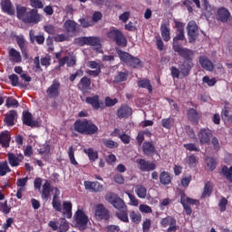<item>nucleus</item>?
<instances>
[{
	"label": "nucleus",
	"mask_w": 232,
	"mask_h": 232,
	"mask_svg": "<svg viewBox=\"0 0 232 232\" xmlns=\"http://www.w3.org/2000/svg\"><path fill=\"white\" fill-rule=\"evenodd\" d=\"M59 222L60 224L57 223V221L51 220L49 221L48 226L53 231L67 232L68 229H70V222H68L65 218H61Z\"/></svg>",
	"instance_id": "obj_8"
},
{
	"label": "nucleus",
	"mask_w": 232,
	"mask_h": 232,
	"mask_svg": "<svg viewBox=\"0 0 232 232\" xmlns=\"http://www.w3.org/2000/svg\"><path fill=\"white\" fill-rule=\"evenodd\" d=\"M70 37L64 34H56L54 36L55 43H64V41H69Z\"/></svg>",
	"instance_id": "obj_61"
},
{
	"label": "nucleus",
	"mask_w": 232,
	"mask_h": 232,
	"mask_svg": "<svg viewBox=\"0 0 232 232\" xmlns=\"http://www.w3.org/2000/svg\"><path fill=\"white\" fill-rule=\"evenodd\" d=\"M132 113L133 110L131 107H129L128 104H122L117 110L116 115L118 119H129V117H131Z\"/></svg>",
	"instance_id": "obj_22"
},
{
	"label": "nucleus",
	"mask_w": 232,
	"mask_h": 232,
	"mask_svg": "<svg viewBox=\"0 0 232 232\" xmlns=\"http://www.w3.org/2000/svg\"><path fill=\"white\" fill-rule=\"evenodd\" d=\"M74 220L76 222V227L80 231H84L88 227V216L82 209H78L74 214Z\"/></svg>",
	"instance_id": "obj_7"
},
{
	"label": "nucleus",
	"mask_w": 232,
	"mask_h": 232,
	"mask_svg": "<svg viewBox=\"0 0 232 232\" xmlns=\"http://www.w3.org/2000/svg\"><path fill=\"white\" fill-rule=\"evenodd\" d=\"M88 46H101V40L98 37L88 36Z\"/></svg>",
	"instance_id": "obj_54"
},
{
	"label": "nucleus",
	"mask_w": 232,
	"mask_h": 232,
	"mask_svg": "<svg viewBox=\"0 0 232 232\" xmlns=\"http://www.w3.org/2000/svg\"><path fill=\"white\" fill-rule=\"evenodd\" d=\"M206 162L210 171H213L217 169V160H215L214 158H208L206 160Z\"/></svg>",
	"instance_id": "obj_58"
},
{
	"label": "nucleus",
	"mask_w": 232,
	"mask_h": 232,
	"mask_svg": "<svg viewBox=\"0 0 232 232\" xmlns=\"http://www.w3.org/2000/svg\"><path fill=\"white\" fill-rule=\"evenodd\" d=\"M116 53L121 63L130 68H142V61L136 56L131 55L130 53L124 52L121 47H115Z\"/></svg>",
	"instance_id": "obj_4"
},
{
	"label": "nucleus",
	"mask_w": 232,
	"mask_h": 232,
	"mask_svg": "<svg viewBox=\"0 0 232 232\" xmlns=\"http://www.w3.org/2000/svg\"><path fill=\"white\" fill-rule=\"evenodd\" d=\"M72 202L70 201H64L63 203V217H65V218H72Z\"/></svg>",
	"instance_id": "obj_35"
},
{
	"label": "nucleus",
	"mask_w": 232,
	"mask_h": 232,
	"mask_svg": "<svg viewBox=\"0 0 232 232\" xmlns=\"http://www.w3.org/2000/svg\"><path fill=\"white\" fill-rule=\"evenodd\" d=\"M160 224L163 227H168V226H169L168 232H176L177 229H179V227L177 226V219L171 216H167L166 218H162Z\"/></svg>",
	"instance_id": "obj_18"
},
{
	"label": "nucleus",
	"mask_w": 232,
	"mask_h": 232,
	"mask_svg": "<svg viewBox=\"0 0 232 232\" xmlns=\"http://www.w3.org/2000/svg\"><path fill=\"white\" fill-rule=\"evenodd\" d=\"M177 34L173 38L172 50L176 53H184L186 52H191V49L182 47V41L186 40V34L184 33V24L182 22H175Z\"/></svg>",
	"instance_id": "obj_1"
},
{
	"label": "nucleus",
	"mask_w": 232,
	"mask_h": 232,
	"mask_svg": "<svg viewBox=\"0 0 232 232\" xmlns=\"http://www.w3.org/2000/svg\"><path fill=\"white\" fill-rule=\"evenodd\" d=\"M187 117L192 124H198L200 121V113L197 109L189 108L187 110Z\"/></svg>",
	"instance_id": "obj_25"
},
{
	"label": "nucleus",
	"mask_w": 232,
	"mask_h": 232,
	"mask_svg": "<svg viewBox=\"0 0 232 232\" xmlns=\"http://www.w3.org/2000/svg\"><path fill=\"white\" fill-rule=\"evenodd\" d=\"M139 88H145L148 90L149 93H153V86L151 85V82L148 79H142L138 81Z\"/></svg>",
	"instance_id": "obj_41"
},
{
	"label": "nucleus",
	"mask_w": 232,
	"mask_h": 232,
	"mask_svg": "<svg viewBox=\"0 0 232 232\" xmlns=\"http://www.w3.org/2000/svg\"><path fill=\"white\" fill-rule=\"evenodd\" d=\"M8 173H12V169L8 166V161H0V177H5Z\"/></svg>",
	"instance_id": "obj_45"
},
{
	"label": "nucleus",
	"mask_w": 232,
	"mask_h": 232,
	"mask_svg": "<svg viewBox=\"0 0 232 232\" xmlns=\"http://www.w3.org/2000/svg\"><path fill=\"white\" fill-rule=\"evenodd\" d=\"M77 88L82 93H90L92 90V79L88 76H83L78 82Z\"/></svg>",
	"instance_id": "obj_19"
},
{
	"label": "nucleus",
	"mask_w": 232,
	"mask_h": 232,
	"mask_svg": "<svg viewBox=\"0 0 232 232\" xmlns=\"http://www.w3.org/2000/svg\"><path fill=\"white\" fill-rule=\"evenodd\" d=\"M26 14H28V9L26 7L21 5H16V17L20 19V21H24Z\"/></svg>",
	"instance_id": "obj_39"
},
{
	"label": "nucleus",
	"mask_w": 232,
	"mask_h": 232,
	"mask_svg": "<svg viewBox=\"0 0 232 232\" xmlns=\"http://www.w3.org/2000/svg\"><path fill=\"white\" fill-rule=\"evenodd\" d=\"M117 102H119V100L117 98H114V99H111L110 97L105 98V106H107V108H111V106H115Z\"/></svg>",
	"instance_id": "obj_60"
},
{
	"label": "nucleus",
	"mask_w": 232,
	"mask_h": 232,
	"mask_svg": "<svg viewBox=\"0 0 232 232\" xmlns=\"http://www.w3.org/2000/svg\"><path fill=\"white\" fill-rule=\"evenodd\" d=\"M29 37H30V43L34 44V43H37V44H44V35H35V32L34 30H31L29 32Z\"/></svg>",
	"instance_id": "obj_34"
},
{
	"label": "nucleus",
	"mask_w": 232,
	"mask_h": 232,
	"mask_svg": "<svg viewBox=\"0 0 232 232\" xmlns=\"http://www.w3.org/2000/svg\"><path fill=\"white\" fill-rule=\"evenodd\" d=\"M199 64L204 70H207V72H213V70H215L213 62L204 55L199 56Z\"/></svg>",
	"instance_id": "obj_30"
},
{
	"label": "nucleus",
	"mask_w": 232,
	"mask_h": 232,
	"mask_svg": "<svg viewBox=\"0 0 232 232\" xmlns=\"http://www.w3.org/2000/svg\"><path fill=\"white\" fill-rule=\"evenodd\" d=\"M22 121L25 126H29L30 128H37L39 123L36 121H34V116H32V112L28 111H24L22 114Z\"/></svg>",
	"instance_id": "obj_20"
},
{
	"label": "nucleus",
	"mask_w": 232,
	"mask_h": 232,
	"mask_svg": "<svg viewBox=\"0 0 232 232\" xmlns=\"http://www.w3.org/2000/svg\"><path fill=\"white\" fill-rule=\"evenodd\" d=\"M203 82L208 84V86H215L217 84V78L210 79L209 76H204Z\"/></svg>",
	"instance_id": "obj_62"
},
{
	"label": "nucleus",
	"mask_w": 232,
	"mask_h": 232,
	"mask_svg": "<svg viewBox=\"0 0 232 232\" xmlns=\"http://www.w3.org/2000/svg\"><path fill=\"white\" fill-rule=\"evenodd\" d=\"M73 130L81 135H95V133L99 131V127H97L93 121L88 119H83L77 120L73 123Z\"/></svg>",
	"instance_id": "obj_2"
},
{
	"label": "nucleus",
	"mask_w": 232,
	"mask_h": 232,
	"mask_svg": "<svg viewBox=\"0 0 232 232\" xmlns=\"http://www.w3.org/2000/svg\"><path fill=\"white\" fill-rule=\"evenodd\" d=\"M53 191H54L52 201L53 208L55 211L62 212L63 207L61 205V199L59 198V195H61V190H59L57 187H54L53 188Z\"/></svg>",
	"instance_id": "obj_23"
},
{
	"label": "nucleus",
	"mask_w": 232,
	"mask_h": 232,
	"mask_svg": "<svg viewBox=\"0 0 232 232\" xmlns=\"http://www.w3.org/2000/svg\"><path fill=\"white\" fill-rule=\"evenodd\" d=\"M117 218H119L121 222L128 223L130 222V218H128V208L119 210L115 213Z\"/></svg>",
	"instance_id": "obj_44"
},
{
	"label": "nucleus",
	"mask_w": 232,
	"mask_h": 232,
	"mask_svg": "<svg viewBox=\"0 0 232 232\" xmlns=\"http://www.w3.org/2000/svg\"><path fill=\"white\" fill-rule=\"evenodd\" d=\"M135 193L139 198H146V195H148V190L142 185H137L135 188Z\"/></svg>",
	"instance_id": "obj_47"
},
{
	"label": "nucleus",
	"mask_w": 232,
	"mask_h": 232,
	"mask_svg": "<svg viewBox=\"0 0 232 232\" xmlns=\"http://www.w3.org/2000/svg\"><path fill=\"white\" fill-rule=\"evenodd\" d=\"M9 57H11L12 63H21L22 57H21V53H19L17 50L14 48L9 49Z\"/></svg>",
	"instance_id": "obj_43"
},
{
	"label": "nucleus",
	"mask_w": 232,
	"mask_h": 232,
	"mask_svg": "<svg viewBox=\"0 0 232 232\" xmlns=\"http://www.w3.org/2000/svg\"><path fill=\"white\" fill-rule=\"evenodd\" d=\"M185 162L190 169L197 168V164H198V159H197V156L194 154H191L186 158Z\"/></svg>",
	"instance_id": "obj_46"
},
{
	"label": "nucleus",
	"mask_w": 232,
	"mask_h": 232,
	"mask_svg": "<svg viewBox=\"0 0 232 232\" xmlns=\"http://www.w3.org/2000/svg\"><path fill=\"white\" fill-rule=\"evenodd\" d=\"M160 33L161 37L163 38V41H165V43H169V41H171V29L169 28V24L165 23L161 24Z\"/></svg>",
	"instance_id": "obj_31"
},
{
	"label": "nucleus",
	"mask_w": 232,
	"mask_h": 232,
	"mask_svg": "<svg viewBox=\"0 0 232 232\" xmlns=\"http://www.w3.org/2000/svg\"><path fill=\"white\" fill-rule=\"evenodd\" d=\"M12 140V133L10 130H3L0 132V146L3 148H10V141Z\"/></svg>",
	"instance_id": "obj_26"
},
{
	"label": "nucleus",
	"mask_w": 232,
	"mask_h": 232,
	"mask_svg": "<svg viewBox=\"0 0 232 232\" xmlns=\"http://www.w3.org/2000/svg\"><path fill=\"white\" fill-rule=\"evenodd\" d=\"M183 147L187 151H200V147H198L197 143H185Z\"/></svg>",
	"instance_id": "obj_53"
},
{
	"label": "nucleus",
	"mask_w": 232,
	"mask_h": 232,
	"mask_svg": "<svg viewBox=\"0 0 232 232\" xmlns=\"http://www.w3.org/2000/svg\"><path fill=\"white\" fill-rule=\"evenodd\" d=\"M17 111L11 110L5 114L4 123L8 127L15 126V122H17Z\"/></svg>",
	"instance_id": "obj_21"
},
{
	"label": "nucleus",
	"mask_w": 232,
	"mask_h": 232,
	"mask_svg": "<svg viewBox=\"0 0 232 232\" xmlns=\"http://www.w3.org/2000/svg\"><path fill=\"white\" fill-rule=\"evenodd\" d=\"M41 21V14H39L37 9H29L24 22L25 24H37Z\"/></svg>",
	"instance_id": "obj_12"
},
{
	"label": "nucleus",
	"mask_w": 232,
	"mask_h": 232,
	"mask_svg": "<svg viewBox=\"0 0 232 232\" xmlns=\"http://www.w3.org/2000/svg\"><path fill=\"white\" fill-rule=\"evenodd\" d=\"M170 75L173 79H180V75L182 76V72H180V69L172 66L170 68Z\"/></svg>",
	"instance_id": "obj_59"
},
{
	"label": "nucleus",
	"mask_w": 232,
	"mask_h": 232,
	"mask_svg": "<svg viewBox=\"0 0 232 232\" xmlns=\"http://www.w3.org/2000/svg\"><path fill=\"white\" fill-rule=\"evenodd\" d=\"M6 108H19V101L14 97H8L5 102Z\"/></svg>",
	"instance_id": "obj_52"
},
{
	"label": "nucleus",
	"mask_w": 232,
	"mask_h": 232,
	"mask_svg": "<svg viewBox=\"0 0 232 232\" xmlns=\"http://www.w3.org/2000/svg\"><path fill=\"white\" fill-rule=\"evenodd\" d=\"M106 232H119L121 231V227L117 225H109L105 227Z\"/></svg>",
	"instance_id": "obj_64"
},
{
	"label": "nucleus",
	"mask_w": 232,
	"mask_h": 232,
	"mask_svg": "<svg viewBox=\"0 0 232 232\" xmlns=\"http://www.w3.org/2000/svg\"><path fill=\"white\" fill-rule=\"evenodd\" d=\"M86 104H90L94 110H104V102L99 95L88 96L85 98Z\"/></svg>",
	"instance_id": "obj_17"
},
{
	"label": "nucleus",
	"mask_w": 232,
	"mask_h": 232,
	"mask_svg": "<svg viewBox=\"0 0 232 232\" xmlns=\"http://www.w3.org/2000/svg\"><path fill=\"white\" fill-rule=\"evenodd\" d=\"M77 26H79V24L73 20H66L63 24L66 34H72V35L77 34Z\"/></svg>",
	"instance_id": "obj_28"
},
{
	"label": "nucleus",
	"mask_w": 232,
	"mask_h": 232,
	"mask_svg": "<svg viewBox=\"0 0 232 232\" xmlns=\"http://www.w3.org/2000/svg\"><path fill=\"white\" fill-rule=\"evenodd\" d=\"M180 204L183 206V209L186 215H191L193 213V210L189 206H197V204H198V201L197 199L188 198L186 195H182L180 198Z\"/></svg>",
	"instance_id": "obj_10"
},
{
	"label": "nucleus",
	"mask_w": 232,
	"mask_h": 232,
	"mask_svg": "<svg viewBox=\"0 0 232 232\" xmlns=\"http://www.w3.org/2000/svg\"><path fill=\"white\" fill-rule=\"evenodd\" d=\"M105 200L109 202V204H111L115 209H118V211H121L122 209H126L128 208L126 206V203H124V200L119 197V195L110 192L105 195Z\"/></svg>",
	"instance_id": "obj_6"
},
{
	"label": "nucleus",
	"mask_w": 232,
	"mask_h": 232,
	"mask_svg": "<svg viewBox=\"0 0 232 232\" xmlns=\"http://www.w3.org/2000/svg\"><path fill=\"white\" fill-rule=\"evenodd\" d=\"M203 6L206 12L207 17H211V15H215V14L217 13V10L215 9V7L209 5V1L208 0H203Z\"/></svg>",
	"instance_id": "obj_40"
},
{
	"label": "nucleus",
	"mask_w": 232,
	"mask_h": 232,
	"mask_svg": "<svg viewBox=\"0 0 232 232\" xmlns=\"http://www.w3.org/2000/svg\"><path fill=\"white\" fill-rule=\"evenodd\" d=\"M221 118L227 122H232V109L229 105H225L221 111Z\"/></svg>",
	"instance_id": "obj_33"
},
{
	"label": "nucleus",
	"mask_w": 232,
	"mask_h": 232,
	"mask_svg": "<svg viewBox=\"0 0 232 232\" xmlns=\"http://www.w3.org/2000/svg\"><path fill=\"white\" fill-rule=\"evenodd\" d=\"M106 35L110 41L115 43L116 46L120 48H126L128 46V38H126V35H124L121 29L111 27Z\"/></svg>",
	"instance_id": "obj_5"
},
{
	"label": "nucleus",
	"mask_w": 232,
	"mask_h": 232,
	"mask_svg": "<svg viewBox=\"0 0 232 232\" xmlns=\"http://www.w3.org/2000/svg\"><path fill=\"white\" fill-rule=\"evenodd\" d=\"M142 151L146 157H153L157 153L155 145L152 141H144L142 145Z\"/></svg>",
	"instance_id": "obj_27"
},
{
	"label": "nucleus",
	"mask_w": 232,
	"mask_h": 232,
	"mask_svg": "<svg viewBox=\"0 0 232 232\" xmlns=\"http://www.w3.org/2000/svg\"><path fill=\"white\" fill-rule=\"evenodd\" d=\"M216 19L219 23H228V21L232 20L231 13L229 9L226 7H218L216 12Z\"/></svg>",
	"instance_id": "obj_13"
},
{
	"label": "nucleus",
	"mask_w": 232,
	"mask_h": 232,
	"mask_svg": "<svg viewBox=\"0 0 232 232\" xmlns=\"http://www.w3.org/2000/svg\"><path fill=\"white\" fill-rule=\"evenodd\" d=\"M213 193V183L211 181H207L204 186L203 192L201 194V198H208L211 197Z\"/></svg>",
	"instance_id": "obj_36"
},
{
	"label": "nucleus",
	"mask_w": 232,
	"mask_h": 232,
	"mask_svg": "<svg viewBox=\"0 0 232 232\" xmlns=\"http://www.w3.org/2000/svg\"><path fill=\"white\" fill-rule=\"evenodd\" d=\"M211 137H213V130L204 128L200 129L198 132V138L201 146H206L211 142Z\"/></svg>",
	"instance_id": "obj_9"
},
{
	"label": "nucleus",
	"mask_w": 232,
	"mask_h": 232,
	"mask_svg": "<svg viewBox=\"0 0 232 232\" xmlns=\"http://www.w3.org/2000/svg\"><path fill=\"white\" fill-rule=\"evenodd\" d=\"M7 160L11 168H17L21 164L19 158L14 152L7 153Z\"/></svg>",
	"instance_id": "obj_38"
},
{
	"label": "nucleus",
	"mask_w": 232,
	"mask_h": 232,
	"mask_svg": "<svg viewBox=\"0 0 232 232\" xmlns=\"http://www.w3.org/2000/svg\"><path fill=\"white\" fill-rule=\"evenodd\" d=\"M221 173L223 177H226L227 180H229L232 184V167L227 168V166H223L221 169Z\"/></svg>",
	"instance_id": "obj_49"
},
{
	"label": "nucleus",
	"mask_w": 232,
	"mask_h": 232,
	"mask_svg": "<svg viewBox=\"0 0 232 232\" xmlns=\"http://www.w3.org/2000/svg\"><path fill=\"white\" fill-rule=\"evenodd\" d=\"M2 12L7 14V15H15V7L10 0H2L0 3Z\"/></svg>",
	"instance_id": "obj_24"
},
{
	"label": "nucleus",
	"mask_w": 232,
	"mask_h": 232,
	"mask_svg": "<svg viewBox=\"0 0 232 232\" xmlns=\"http://www.w3.org/2000/svg\"><path fill=\"white\" fill-rule=\"evenodd\" d=\"M68 156H69V160L72 166H79V162H77V160H75V149L73 146L69 147L68 150Z\"/></svg>",
	"instance_id": "obj_48"
},
{
	"label": "nucleus",
	"mask_w": 232,
	"mask_h": 232,
	"mask_svg": "<svg viewBox=\"0 0 232 232\" xmlns=\"http://www.w3.org/2000/svg\"><path fill=\"white\" fill-rule=\"evenodd\" d=\"M188 42L193 44L197 41V37H198V26L195 21H190L187 26Z\"/></svg>",
	"instance_id": "obj_16"
},
{
	"label": "nucleus",
	"mask_w": 232,
	"mask_h": 232,
	"mask_svg": "<svg viewBox=\"0 0 232 232\" xmlns=\"http://www.w3.org/2000/svg\"><path fill=\"white\" fill-rule=\"evenodd\" d=\"M82 75H84V71L82 70V68L78 69L75 73H72L69 76V81L71 82H73L77 77H82Z\"/></svg>",
	"instance_id": "obj_55"
},
{
	"label": "nucleus",
	"mask_w": 232,
	"mask_h": 232,
	"mask_svg": "<svg viewBox=\"0 0 232 232\" xmlns=\"http://www.w3.org/2000/svg\"><path fill=\"white\" fill-rule=\"evenodd\" d=\"M192 179H193V178L191 177V175L181 179V186L183 188H188L189 186V184L191 183Z\"/></svg>",
	"instance_id": "obj_63"
},
{
	"label": "nucleus",
	"mask_w": 232,
	"mask_h": 232,
	"mask_svg": "<svg viewBox=\"0 0 232 232\" xmlns=\"http://www.w3.org/2000/svg\"><path fill=\"white\" fill-rule=\"evenodd\" d=\"M102 143L105 148H109V150H115V148H119V143L117 141H113V140L103 139Z\"/></svg>",
	"instance_id": "obj_51"
},
{
	"label": "nucleus",
	"mask_w": 232,
	"mask_h": 232,
	"mask_svg": "<svg viewBox=\"0 0 232 232\" xmlns=\"http://www.w3.org/2000/svg\"><path fill=\"white\" fill-rule=\"evenodd\" d=\"M75 44L78 46H88V36H82L74 39Z\"/></svg>",
	"instance_id": "obj_56"
},
{
	"label": "nucleus",
	"mask_w": 232,
	"mask_h": 232,
	"mask_svg": "<svg viewBox=\"0 0 232 232\" xmlns=\"http://www.w3.org/2000/svg\"><path fill=\"white\" fill-rule=\"evenodd\" d=\"M61 90V82L59 80L55 79L53 81L50 87L46 90V95L49 99H57L60 95Z\"/></svg>",
	"instance_id": "obj_11"
},
{
	"label": "nucleus",
	"mask_w": 232,
	"mask_h": 232,
	"mask_svg": "<svg viewBox=\"0 0 232 232\" xmlns=\"http://www.w3.org/2000/svg\"><path fill=\"white\" fill-rule=\"evenodd\" d=\"M115 82H124V81H128V73L126 72H119L115 77H114Z\"/></svg>",
	"instance_id": "obj_57"
},
{
	"label": "nucleus",
	"mask_w": 232,
	"mask_h": 232,
	"mask_svg": "<svg viewBox=\"0 0 232 232\" xmlns=\"http://www.w3.org/2000/svg\"><path fill=\"white\" fill-rule=\"evenodd\" d=\"M136 163L138 164V169L140 171H155L157 169V164L153 161H148L144 159L136 160Z\"/></svg>",
	"instance_id": "obj_14"
},
{
	"label": "nucleus",
	"mask_w": 232,
	"mask_h": 232,
	"mask_svg": "<svg viewBox=\"0 0 232 232\" xmlns=\"http://www.w3.org/2000/svg\"><path fill=\"white\" fill-rule=\"evenodd\" d=\"M83 151L89 157L91 162H95L99 159V152L94 150L93 148L84 149Z\"/></svg>",
	"instance_id": "obj_42"
},
{
	"label": "nucleus",
	"mask_w": 232,
	"mask_h": 232,
	"mask_svg": "<svg viewBox=\"0 0 232 232\" xmlns=\"http://www.w3.org/2000/svg\"><path fill=\"white\" fill-rule=\"evenodd\" d=\"M94 217L97 220H110V210L102 204H98L95 208Z\"/></svg>",
	"instance_id": "obj_15"
},
{
	"label": "nucleus",
	"mask_w": 232,
	"mask_h": 232,
	"mask_svg": "<svg viewBox=\"0 0 232 232\" xmlns=\"http://www.w3.org/2000/svg\"><path fill=\"white\" fill-rule=\"evenodd\" d=\"M173 177H171V174L169 172L162 171L160 174V182L163 186H169V184H171Z\"/></svg>",
	"instance_id": "obj_37"
},
{
	"label": "nucleus",
	"mask_w": 232,
	"mask_h": 232,
	"mask_svg": "<svg viewBox=\"0 0 232 232\" xmlns=\"http://www.w3.org/2000/svg\"><path fill=\"white\" fill-rule=\"evenodd\" d=\"M50 193H52V183L46 180L42 188L41 198L43 200H48L50 198Z\"/></svg>",
	"instance_id": "obj_32"
},
{
	"label": "nucleus",
	"mask_w": 232,
	"mask_h": 232,
	"mask_svg": "<svg viewBox=\"0 0 232 232\" xmlns=\"http://www.w3.org/2000/svg\"><path fill=\"white\" fill-rule=\"evenodd\" d=\"M16 44L19 46L22 55L28 59V46L26 45V40L23 36L16 37Z\"/></svg>",
	"instance_id": "obj_29"
},
{
	"label": "nucleus",
	"mask_w": 232,
	"mask_h": 232,
	"mask_svg": "<svg viewBox=\"0 0 232 232\" xmlns=\"http://www.w3.org/2000/svg\"><path fill=\"white\" fill-rule=\"evenodd\" d=\"M179 57L183 59V62L181 64H179V70L181 72L182 79L188 77L189 73H191V70H193V66L195 64L193 63V57H195V52L194 51H187L185 53H178Z\"/></svg>",
	"instance_id": "obj_3"
},
{
	"label": "nucleus",
	"mask_w": 232,
	"mask_h": 232,
	"mask_svg": "<svg viewBox=\"0 0 232 232\" xmlns=\"http://www.w3.org/2000/svg\"><path fill=\"white\" fill-rule=\"evenodd\" d=\"M173 124H175V119L169 117L161 120V125L166 129V130H171L173 127Z\"/></svg>",
	"instance_id": "obj_50"
}]
</instances>
